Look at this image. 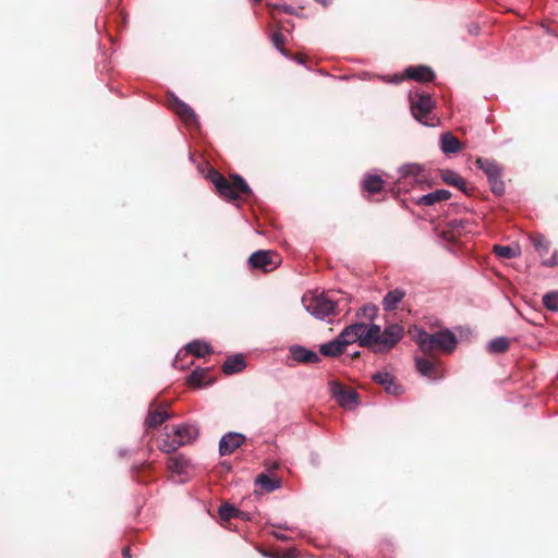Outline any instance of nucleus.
<instances>
[{
    "mask_svg": "<svg viewBox=\"0 0 558 558\" xmlns=\"http://www.w3.org/2000/svg\"><path fill=\"white\" fill-rule=\"evenodd\" d=\"M218 513H219L221 521H225V522L229 521L232 518H240L242 520H248L247 515L244 512L240 511L234 506H232L231 504H228V502H226L219 507Z\"/></svg>",
    "mask_w": 558,
    "mask_h": 558,
    "instance_id": "obj_25",
    "label": "nucleus"
},
{
    "mask_svg": "<svg viewBox=\"0 0 558 558\" xmlns=\"http://www.w3.org/2000/svg\"><path fill=\"white\" fill-rule=\"evenodd\" d=\"M329 388L336 402L347 409L349 407V391L337 380L329 381Z\"/></svg>",
    "mask_w": 558,
    "mask_h": 558,
    "instance_id": "obj_21",
    "label": "nucleus"
},
{
    "mask_svg": "<svg viewBox=\"0 0 558 558\" xmlns=\"http://www.w3.org/2000/svg\"><path fill=\"white\" fill-rule=\"evenodd\" d=\"M510 341L505 337H498L489 342L488 350L493 353H504L509 349Z\"/></svg>",
    "mask_w": 558,
    "mask_h": 558,
    "instance_id": "obj_30",
    "label": "nucleus"
},
{
    "mask_svg": "<svg viewBox=\"0 0 558 558\" xmlns=\"http://www.w3.org/2000/svg\"><path fill=\"white\" fill-rule=\"evenodd\" d=\"M377 315V307L374 304H365L357 312L356 317L365 318L366 322L351 324V337L360 341L361 347L369 348L375 353L390 351L404 335V329L399 324H392L381 331L377 325H368Z\"/></svg>",
    "mask_w": 558,
    "mask_h": 558,
    "instance_id": "obj_1",
    "label": "nucleus"
},
{
    "mask_svg": "<svg viewBox=\"0 0 558 558\" xmlns=\"http://www.w3.org/2000/svg\"><path fill=\"white\" fill-rule=\"evenodd\" d=\"M475 162L487 175L492 192L498 196L502 195L505 193V183L501 180L502 168L499 163L487 158H477Z\"/></svg>",
    "mask_w": 558,
    "mask_h": 558,
    "instance_id": "obj_6",
    "label": "nucleus"
},
{
    "mask_svg": "<svg viewBox=\"0 0 558 558\" xmlns=\"http://www.w3.org/2000/svg\"><path fill=\"white\" fill-rule=\"evenodd\" d=\"M246 367L245 359L243 354H235L228 356L222 364V372L226 375H232L242 372Z\"/></svg>",
    "mask_w": 558,
    "mask_h": 558,
    "instance_id": "obj_20",
    "label": "nucleus"
},
{
    "mask_svg": "<svg viewBox=\"0 0 558 558\" xmlns=\"http://www.w3.org/2000/svg\"><path fill=\"white\" fill-rule=\"evenodd\" d=\"M405 73L409 78L422 83L432 82L435 77L433 70L425 65L410 66Z\"/></svg>",
    "mask_w": 558,
    "mask_h": 558,
    "instance_id": "obj_18",
    "label": "nucleus"
},
{
    "mask_svg": "<svg viewBox=\"0 0 558 558\" xmlns=\"http://www.w3.org/2000/svg\"><path fill=\"white\" fill-rule=\"evenodd\" d=\"M291 355L294 361L303 364H315L320 361L318 354L302 345H294L290 349Z\"/></svg>",
    "mask_w": 558,
    "mask_h": 558,
    "instance_id": "obj_16",
    "label": "nucleus"
},
{
    "mask_svg": "<svg viewBox=\"0 0 558 558\" xmlns=\"http://www.w3.org/2000/svg\"><path fill=\"white\" fill-rule=\"evenodd\" d=\"M373 379L379 385L386 387L390 381L393 380V377L388 373H377L373 375Z\"/></svg>",
    "mask_w": 558,
    "mask_h": 558,
    "instance_id": "obj_33",
    "label": "nucleus"
},
{
    "mask_svg": "<svg viewBox=\"0 0 558 558\" xmlns=\"http://www.w3.org/2000/svg\"><path fill=\"white\" fill-rule=\"evenodd\" d=\"M272 534H274V536H275L277 539L282 541V542H286V541H288V538H289L287 535H284V534H280V533H277V532H274Z\"/></svg>",
    "mask_w": 558,
    "mask_h": 558,
    "instance_id": "obj_38",
    "label": "nucleus"
},
{
    "mask_svg": "<svg viewBox=\"0 0 558 558\" xmlns=\"http://www.w3.org/2000/svg\"><path fill=\"white\" fill-rule=\"evenodd\" d=\"M302 303L306 311L318 319H323L326 316L332 314L338 305L331 299L323 293L306 292L302 298Z\"/></svg>",
    "mask_w": 558,
    "mask_h": 558,
    "instance_id": "obj_5",
    "label": "nucleus"
},
{
    "mask_svg": "<svg viewBox=\"0 0 558 558\" xmlns=\"http://www.w3.org/2000/svg\"><path fill=\"white\" fill-rule=\"evenodd\" d=\"M404 296L405 292L401 289H395L392 291H389L383 300L384 308L386 311L396 310L398 304L402 301Z\"/></svg>",
    "mask_w": 558,
    "mask_h": 558,
    "instance_id": "obj_26",
    "label": "nucleus"
},
{
    "mask_svg": "<svg viewBox=\"0 0 558 558\" xmlns=\"http://www.w3.org/2000/svg\"><path fill=\"white\" fill-rule=\"evenodd\" d=\"M208 179L215 185L217 193L229 201H235L241 196L248 197L253 194L245 180L239 174L226 178L218 170L211 169Z\"/></svg>",
    "mask_w": 558,
    "mask_h": 558,
    "instance_id": "obj_2",
    "label": "nucleus"
},
{
    "mask_svg": "<svg viewBox=\"0 0 558 558\" xmlns=\"http://www.w3.org/2000/svg\"><path fill=\"white\" fill-rule=\"evenodd\" d=\"M416 343L427 355H432L435 350L451 353L457 347V337L448 329L434 333L420 331L416 337Z\"/></svg>",
    "mask_w": 558,
    "mask_h": 558,
    "instance_id": "obj_3",
    "label": "nucleus"
},
{
    "mask_svg": "<svg viewBox=\"0 0 558 558\" xmlns=\"http://www.w3.org/2000/svg\"><path fill=\"white\" fill-rule=\"evenodd\" d=\"M359 393L353 389L351 388V408L354 405V404H359Z\"/></svg>",
    "mask_w": 558,
    "mask_h": 558,
    "instance_id": "obj_37",
    "label": "nucleus"
},
{
    "mask_svg": "<svg viewBox=\"0 0 558 558\" xmlns=\"http://www.w3.org/2000/svg\"><path fill=\"white\" fill-rule=\"evenodd\" d=\"M168 106L173 110L180 119L189 126L197 123V118L194 110L173 94L168 98Z\"/></svg>",
    "mask_w": 558,
    "mask_h": 558,
    "instance_id": "obj_12",
    "label": "nucleus"
},
{
    "mask_svg": "<svg viewBox=\"0 0 558 558\" xmlns=\"http://www.w3.org/2000/svg\"><path fill=\"white\" fill-rule=\"evenodd\" d=\"M544 306L551 312H558V292H548L543 296Z\"/></svg>",
    "mask_w": 558,
    "mask_h": 558,
    "instance_id": "obj_31",
    "label": "nucleus"
},
{
    "mask_svg": "<svg viewBox=\"0 0 558 558\" xmlns=\"http://www.w3.org/2000/svg\"><path fill=\"white\" fill-rule=\"evenodd\" d=\"M463 144L451 132L444 133L440 136V149L444 154H456L462 150Z\"/></svg>",
    "mask_w": 558,
    "mask_h": 558,
    "instance_id": "obj_19",
    "label": "nucleus"
},
{
    "mask_svg": "<svg viewBox=\"0 0 558 558\" xmlns=\"http://www.w3.org/2000/svg\"><path fill=\"white\" fill-rule=\"evenodd\" d=\"M415 366L422 376L428 377L430 379L436 380L444 376L440 369V362L432 355L427 357L415 356Z\"/></svg>",
    "mask_w": 558,
    "mask_h": 558,
    "instance_id": "obj_10",
    "label": "nucleus"
},
{
    "mask_svg": "<svg viewBox=\"0 0 558 558\" xmlns=\"http://www.w3.org/2000/svg\"><path fill=\"white\" fill-rule=\"evenodd\" d=\"M189 462L183 456L171 457L168 459L167 468L170 472L181 474L185 471Z\"/></svg>",
    "mask_w": 558,
    "mask_h": 558,
    "instance_id": "obj_29",
    "label": "nucleus"
},
{
    "mask_svg": "<svg viewBox=\"0 0 558 558\" xmlns=\"http://www.w3.org/2000/svg\"><path fill=\"white\" fill-rule=\"evenodd\" d=\"M213 381L214 378L209 374V368H196L187 378L189 385L194 388L205 387L210 385Z\"/></svg>",
    "mask_w": 558,
    "mask_h": 558,
    "instance_id": "obj_17",
    "label": "nucleus"
},
{
    "mask_svg": "<svg viewBox=\"0 0 558 558\" xmlns=\"http://www.w3.org/2000/svg\"><path fill=\"white\" fill-rule=\"evenodd\" d=\"M493 252L501 258H513L517 256L515 251L508 245H494Z\"/></svg>",
    "mask_w": 558,
    "mask_h": 558,
    "instance_id": "obj_32",
    "label": "nucleus"
},
{
    "mask_svg": "<svg viewBox=\"0 0 558 558\" xmlns=\"http://www.w3.org/2000/svg\"><path fill=\"white\" fill-rule=\"evenodd\" d=\"M245 441V436L240 433H228L220 439L219 453L228 456L240 448Z\"/></svg>",
    "mask_w": 558,
    "mask_h": 558,
    "instance_id": "obj_14",
    "label": "nucleus"
},
{
    "mask_svg": "<svg viewBox=\"0 0 558 558\" xmlns=\"http://www.w3.org/2000/svg\"><path fill=\"white\" fill-rule=\"evenodd\" d=\"M451 197V193L448 190H436L432 193L423 195L418 198L417 204L421 206H432L436 203L447 201Z\"/></svg>",
    "mask_w": 558,
    "mask_h": 558,
    "instance_id": "obj_22",
    "label": "nucleus"
},
{
    "mask_svg": "<svg viewBox=\"0 0 558 558\" xmlns=\"http://www.w3.org/2000/svg\"><path fill=\"white\" fill-rule=\"evenodd\" d=\"M255 2H260V0H254Z\"/></svg>",
    "mask_w": 558,
    "mask_h": 558,
    "instance_id": "obj_42",
    "label": "nucleus"
},
{
    "mask_svg": "<svg viewBox=\"0 0 558 558\" xmlns=\"http://www.w3.org/2000/svg\"><path fill=\"white\" fill-rule=\"evenodd\" d=\"M122 555L125 558H130L131 557V549H130V547H124L123 550H122Z\"/></svg>",
    "mask_w": 558,
    "mask_h": 558,
    "instance_id": "obj_39",
    "label": "nucleus"
},
{
    "mask_svg": "<svg viewBox=\"0 0 558 558\" xmlns=\"http://www.w3.org/2000/svg\"><path fill=\"white\" fill-rule=\"evenodd\" d=\"M271 41L274 44V46L279 49L282 53H284V48H283V45H284V36L280 33V32H275L272 35H271Z\"/></svg>",
    "mask_w": 558,
    "mask_h": 558,
    "instance_id": "obj_34",
    "label": "nucleus"
},
{
    "mask_svg": "<svg viewBox=\"0 0 558 558\" xmlns=\"http://www.w3.org/2000/svg\"><path fill=\"white\" fill-rule=\"evenodd\" d=\"M186 351L197 357H203L211 353V347L207 342L195 340L186 345Z\"/></svg>",
    "mask_w": 558,
    "mask_h": 558,
    "instance_id": "obj_28",
    "label": "nucleus"
},
{
    "mask_svg": "<svg viewBox=\"0 0 558 558\" xmlns=\"http://www.w3.org/2000/svg\"><path fill=\"white\" fill-rule=\"evenodd\" d=\"M440 177L446 184L456 186L464 194L471 195L473 189L468 186L465 180L459 173L446 169L441 170Z\"/></svg>",
    "mask_w": 558,
    "mask_h": 558,
    "instance_id": "obj_15",
    "label": "nucleus"
},
{
    "mask_svg": "<svg viewBox=\"0 0 558 558\" xmlns=\"http://www.w3.org/2000/svg\"><path fill=\"white\" fill-rule=\"evenodd\" d=\"M424 169L420 165H407L400 169L402 178H413L415 183H422L424 180Z\"/></svg>",
    "mask_w": 558,
    "mask_h": 558,
    "instance_id": "obj_27",
    "label": "nucleus"
},
{
    "mask_svg": "<svg viewBox=\"0 0 558 558\" xmlns=\"http://www.w3.org/2000/svg\"><path fill=\"white\" fill-rule=\"evenodd\" d=\"M255 484L259 486L262 492L271 493L280 488L281 481L279 478H272L265 473H260L257 475Z\"/></svg>",
    "mask_w": 558,
    "mask_h": 558,
    "instance_id": "obj_24",
    "label": "nucleus"
},
{
    "mask_svg": "<svg viewBox=\"0 0 558 558\" xmlns=\"http://www.w3.org/2000/svg\"><path fill=\"white\" fill-rule=\"evenodd\" d=\"M172 436L165 434V438L158 445L160 451L172 453L180 447L193 442L199 435L198 428L192 424H180L172 427Z\"/></svg>",
    "mask_w": 558,
    "mask_h": 558,
    "instance_id": "obj_4",
    "label": "nucleus"
},
{
    "mask_svg": "<svg viewBox=\"0 0 558 558\" xmlns=\"http://www.w3.org/2000/svg\"><path fill=\"white\" fill-rule=\"evenodd\" d=\"M349 344V326H345L339 336L330 342L324 343L319 347L320 354L328 357H336L341 355L347 345Z\"/></svg>",
    "mask_w": 558,
    "mask_h": 558,
    "instance_id": "obj_9",
    "label": "nucleus"
},
{
    "mask_svg": "<svg viewBox=\"0 0 558 558\" xmlns=\"http://www.w3.org/2000/svg\"><path fill=\"white\" fill-rule=\"evenodd\" d=\"M385 182L377 174H367L362 181V189L371 195L377 194L384 190Z\"/></svg>",
    "mask_w": 558,
    "mask_h": 558,
    "instance_id": "obj_23",
    "label": "nucleus"
},
{
    "mask_svg": "<svg viewBox=\"0 0 558 558\" xmlns=\"http://www.w3.org/2000/svg\"><path fill=\"white\" fill-rule=\"evenodd\" d=\"M168 404H158L156 401L149 403L145 426L147 429L157 428L171 417L168 412Z\"/></svg>",
    "mask_w": 558,
    "mask_h": 558,
    "instance_id": "obj_11",
    "label": "nucleus"
},
{
    "mask_svg": "<svg viewBox=\"0 0 558 558\" xmlns=\"http://www.w3.org/2000/svg\"><path fill=\"white\" fill-rule=\"evenodd\" d=\"M530 241L532 242L539 257L543 259V265L553 267L555 265V254H549L550 242L541 233L531 234Z\"/></svg>",
    "mask_w": 558,
    "mask_h": 558,
    "instance_id": "obj_13",
    "label": "nucleus"
},
{
    "mask_svg": "<svg viewBox=\"0 0 558 558\" xmlns=\"http://www.w3.org/2000/svg\"><path fill=\"white\" fill-rule=\"evenodd\" d=\"M413 117L423 124L429 125L428 116L434 108V101L428 94H415L410 98Z\"/></svg>",
    "mask_w": 558,
    "mask_h": 558,
    "instance_id": "obj_8",
    "label": "nucleus"
},
{
    "mask_svg": "<svg viewBox=\"0 0 558 558\" xmlns=\"http://www.w3.org/2000/svg\"><path fill=\"white\" fill-rule=\"evenodd\" d=\"M283 10H284V12H288V13H290V12H291V11L289 10V8H284Z\"/></svg>",
    "mask_w": 558,
    "mask_h": 558,
    "instance_id": "obj_41",
    "label": "nucleus"
},
{
    "mask_svg": "<svg viewBox=\"0 0 558 558\" xmlns=\"http://www.w3.org/2000/svg\"><path fill=\"white\" fill-rule=\"evenodd\" d=\"M281 259L279 255L270 250H259L253 253L248 258L251 269H259L264 272H269L276 269Z\"/></svg>",
    "mask_w": 558,
    "mask_h": 558,
    "instance_id": "obj_7",
    "label": "nucleus"
},
{
    "mask_svg": "<svg viewBox=\"0 0 558 558\" xmlns=\"http://www.w3.org/2000/svg\"><path fill=\"white\" fill-rule=\"evenodd\" d=\"M385 390L389 393V395H395V396H398L400 392H401V387L396 385L392 381H390L386 387H385Z\"/></svg>",
    "mask_w": 558,
    "mask_h": 558,
    "instance_id": "obj_35",
    "label": "nucleus"
},
{
    "mask_svg": "<svg viewBox=\"0 0 558 558\" xmlns=\"http://www.w3.org/2000/svg\"><path fill=\"white\" fill-rule=\"evenodd\" d=\"M480 26L477 24H470L468 26V32L472 36H477L480 34Z\"/></svg>",
    "mask_w": 558,
    "mask_h": 558,
    "instance_id": "obj_36",
    "label": "nucleus"
},
{
    "mask_svg": "<svg viewBox=\"0 0 558 558\" xmlns=\"http://www.w3.org/2000/svg\"><path fill=\"white\" fill-rule=\"evenodd\" d=\"M359 356H360V353H359V352H353V353H351V360H354V359H356V357H359Z\"/></svg>",
    "mask_w": 558,
    "mask_h": 558,
    "instance_id": "obj_40",
    "label": "nucleus"
}]
</instances>
